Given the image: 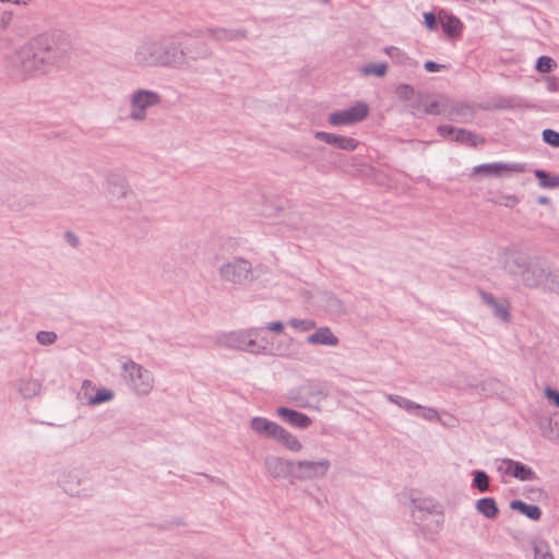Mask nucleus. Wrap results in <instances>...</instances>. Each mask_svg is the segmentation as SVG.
<instances>
[{
	"label": "nucleus",
	"instance_id": "473e14b6",
	"mask_svg": "<svg viewBox=\"0 0 559 559\" xmlns=\"http://www.w3.org/2000/svg\"><path fill=\"white\" fill-rule=\"evenodd\" d=\"M547 90L550 92H556L559 90V83L558 80L555 76H547L545 79Z\"/></svg>",
	"mask_w": 559,
	"mask_h": 559
},
{
	"label": "nucleus",
	"instance_id": "b1692460",
	"mask_svg": "<svg viewBox=\"0 0 559 559\" xmlns=\"http://www.w3.org/2000/svg\"><path fill=\"white\" fill-rule=\"evenodd\" d=\"M395 94L396 96L400 98V99H403V100H408L413 97L414 95V88L413 86L408 85V84H400L396 88H395Z\"/></svg>",
	"mask_w": 559,
	"mask_h": 559
},
{
	"label": "nucleus",
	"instance_id": "39448f33",
	"mask_svg": "<svg viewBox=\"0 0 559 559\" xmlns=\"http://www.w3.org/2000/svg\"><path fill=\"white\" fill-rule=\"evenodd\" d=\"M438 20L441 24L444 35L449 39L461 38L464 29V24L456 15L448 12L444 9H440L438 11Z\"/></svg>",
	"mask_w": 559,
	"mask_h": 559
},
{
	"label": "nucleus",
	"instance_id": "6e6552de",
	"mask_svg": "<svg viewBox=\"0 0 559 559\" xmlns=\"http://www.w3.org/2000/svg\"><path fill=\"white\" fill-rule=\"evenodd\" d=\"M222 275L227 281L242 283L250 277V264L245 260H236L222 267Z\"/></svg>",
	"mask_w": 559,
	"mask_h": 559
},
{
	"label": "nucleus",
	"instance_id": "79ce46f5",
	"mask_svg": "<svg viewBox=\"0 0 559 559\" xmlns=\"http://www.w3.org/2000/svg\"><path fill=\"white\" fill-rule=\"evenodd\" d=\"M547 198L543 197L539 199V202L543 203V204H546L547 203Z\"/></svg>",
	"mask_w": 559,
	"mask_h": 559
},
{
	"label": "nucleus",
	"instance_id": "9d476101",
	"mask_svg": "<svg viewBox=\"0 0 559 559\" xmlns=\"http://www.w3.org/2000/svg\"><path fill=\"white\" fill-rule=\"evenodd\" d=\"M316 138L324 141L328 144L337 146L345 151H355L358 146V142L348 136L336 135L328 132H317Z\"/></svg>",
	"mask_w": 559,
	"mask_h": 559
},
{
	"label": "nucleus",
	"instance_id": "9b49d317",
	"mask_svg": "<svg viewBox=\"0 0 559 559\" xmlns=\"http://www.w3.org/2000/svg\"><path fill=\"white\" fill-rule=\"evenodd\" d=\"M278 416H281L284 420L289 423L290 425L299 428H307L311 425V419L307 415L302 413H298L296 411L280 407L277 409Z\"/></svg>",
	"mask_w": 559,
	"mask_h": 559
},
{
	"label": "nucleus",
	"instance_id": "f8f14e48",
	"mask_svg": "<svg viewBox=\"0 0 559 559\" xmlns=\"http://www.w3.org/2000/svg\"><path fill=\"white\" fill-rule=\"evenodd\" d=\"M439 132L442 136H451L455 141L467 143L472 146H476L478 143V140L475 135L464 131V130H454L451 127L448 126H441L439 127Z\"/></svg>",
	"mask_w": 559,
	"mask_h": 559
},
{
	"label": "nucleus",
	"instance_id": "f257e3e1",
	"mask_svg": "<svg viewBox=\"0 0 559 559\" xmlns=\"http://www.w3.org/2000/svg\"><path fill=\"white\" fill-rule=\"evenodd\" d=\"M69 41L59 32L44 33L20 47L7 60L8 74L17 80L45 73L67 56Z\"/></svg>",
	"mask_w": 559,
	"mask_h": 559
},
{
	"label": "nucleus",
	"instance_id": "a211bd4d",
	"mask_svg": "<svg viewBox=\"0 0 559 559\" xmlns=\"http://www.w3.org/2000/svg\"><path fill=\"white\" fill-rule=\"evenodd\" d=\"M209 34L216 40H237L246 37L245 31H235L226 28L209 29Z\"/></svg>",
	"mask_w": 559,
	"mask_h": 559
},
{
	"label": "nucleus",
	"instance_id": "c756f323",
	"mask_svg": "<svg viewBox=\"0 0 559 559\" xmlns=\"http://www.w3.org/2000/svg\"><path fill=\"white\" fill-rule=\"evenodd\" d=\"M437 20L438 14H435L433 12L424 13V24L429 31H435L437 28Z\"/></svg>",
	"mask_w": 559,
	"mask_h": 559
},
{
	"label": "nucleus",
	"instance_id": "aec40b11",
	"mask_svg": "<svg viewBox=\"0 0 559 559\" xmlns=\"http://www.w3.org/2000/svg\"><path fill=\"white\" fill-rule=\"evenodd\" d=\"M479 513L488 519H495L498 514V507L492 498H481L476 503Z\"/></svg>",
	"mask_w": 559,
	"mask_h": 559
},
{
	"label": "nucleus",
	"instance_id": "72a5a7b5",
	"mask_svg": "<svg viewBox=\"0 0 559 559\" xmlns=\"http://www.w3.org/2000/svg\"><path fill=\"white\" fill-rule=\"evenodd\" d=\"M424 68L428 72H437L441 68H443V66L439 64V63H436L435 61H426L425 64H424Z\"/></svg>",
	"mask_w": 559,
	"mask_h": 559
},
{
	"label": "nucleus",
	"instance_id": "1a4fd4ad",
	"mask_svg": "<svg viewBox=\"0 0 559 559\" xmlns=\"http://www.w3.org/2000/svg\"><path fill=\"white\" fill-rule=\"evenodd\" d=\"M179 52L183 55L185 66L188 64L190 60H204L209 58L212 53L210 47L205 43L198 40H194L192 43H181V46L179 47Z\"/></svg>",
	"mask_w": 559,
	"mask_h": 559
},
{
	"label": "nucleus",
	"instance_id": "c9c22d12",
	"mask_svg": "<svg viewBox=\"0 0 559 559\" xmlns=\"http://www.w3.org/2000/svg\"><path fill=\"white\" fill-rule=\"evenodd\" d=\"M145 107H134L133 111L131 112L132 117L135 119V120H141L144 118V115H145V111H144Z\"/></svg>",
	"mask_w": 559,
	"mask_h": 559
},
{
	"label": "nucleus",
	"instance_id": "bb28decb",
	"mask_svg": "<svg viewBox=\"0 0 559 559\" xmlns=\"http://www.w3.org/2000/svg\"><path fill=\"white\" fill-rule=\"evenodd\" d=\"M474 483L480 491H486L489 487V478L483 471L476 472Z\"/></svg>",
	"mask_w": 559,
	"mask_h": 559
},
{
	"label": "nucleus",
	"instance_id": "4c0bfd02",
	"mask_svg": "<svg viewBox=\"0 0 559 559\" xmlns=\"http://www.w3.org/2000/svg\"><path fill=\"white\" fill-rule=\"evenodd\" d=\"M385 52H386L390 57H394V56L399 55L401 51H400V49H399V48L391 46V47H386V48H385Z\"/></svg>",
	"mask_w": 559,
	"mask_h": 559
},
{
	"label": "nucleus",
	"instance_id": "7ed1b4c3",
	"mask_svg": "<svg viewBox=\"0 0 559 559\" xmlns=\"http://www.w3.org/2000/svg\"><path fill=\"white\" fill-rule=\"evenodd\" d=\"M126 378L139 394H147L153 388V379L148 371L130 361L123 365Z\"/></svg>",
	"mask_w": 559,
	"mask_h": 559
},
{
	"label": "nucleus",
	"instance_id": "5701e85b",
	"mask_svg": "<svg viewBox=\"0 0 559 559\" xmlns=\"http://www.w3.org/2000/svg\"><path fill=\"white\" fill-rule=\"evenodd\" d=\"M388 67L385 63H370L364 67V73L367 75L383 76L386 73Z\"/></svg>",
	"mask_w": 559,
	"mask_h": 559
},
{
	"label": "nucleus",
	"instance_id": "412c9836",
	"mask_svg": "<svg viewBox=\"0 0 559 559\" xmlns=\"http://www.w3.org/2000/svg\"><path fill=\"white\" fill-rule=\"evenodd\" d=\"M535 176L539 181V186L544 189L559 187V176H549L542 169L535 170Z\"/></svg>",
	"mask_w": 559,
	"mask_h": 559
},
{
	"label": "nucleus",
	"instance_id": "58836bf2",
	"mask_svg": "<svg viewBox=\"0 0 559 559\" xmlns=\"http://www.w3.org/2000/svg\"><path fill=\"white\" fill-rule=\"evenodd\" d=\"M1 2H10V3H14V4H24V5H27L31 0H0Z\"/></svg>",
	"mask_w": 559,
	"mask_h": 559
},
{
	"label": "nucleus",
	"instance_id": "4468645a",
	"mask_svg": "<svg viewBox=\"0 0 559 559\" xmlns=\"http://www.w3.org/2000/svg\"><path fill=\"white\" fill-rule=\"evenodd\" d=\"M272 438L283 443L288 450L293 452H298L302 448L299 440L281 426L277 427Z\"/></svg>",
	"mask_w": 559,
	"mask_h": 559
},
{
	"label": "nucleus",
	"instance_id": "ddd939ff",
	"mask_svg": "<svg viewBox=\"0 0 559 559\" xmlns=\"http://www.w3.org/2000/svg\"><path fill=\"white\" fill-rule=\"evenodd\" d=\"M310 344L330 345L335 346L338 343V338L332 333L329 328H320L316 333L307 337Z\"/></svg>",
	"mask_w": 559,
	"mask_h": 559
},
{
	"label": "nucleus",
	"instance_id": "37998d69",
	"mask_svg": "<svg viewBox=\"0 0 559 559\" xmlns=\"http://www.w3.org/2000/svg\"><path fill=\"white\" fill-rule=\"evenodd\" d=\"M253 342L252 341H249V344L247 346H242L243 349H248L250 347V345H252Z\"/></svg>",
	"mask_w": 559,
	"mask_h": 559
},
{
	"label": "nucleus",
	"instance_id": "7c9ffc66",
	"mask_svg": "<svg viewBox=\"0 0 559 559\" xmlns=\"http://www.w3.org/2000/svg\"><path fill=\"white\" fill-rule=\"evenodd\" d=\"M112 399V393L108 390L98 391L95 396L92 399L93 404H99L103 402H107Z\"/></svg>",
	"mask_w": 559,
	"mask_h": 559
},
{
	"label": "nucleus",
	"instance_id": "2eb2a0df",
	"mask_svg": "<svg viewBox=\"0 0 559 559\" xmlns=\"http://www.w3.org/2000/svg\"><path fill=\"white\" fill-rule=\"evenodd\" d=\"M160 102V96L148 90H138L131 97V105H158Z\"/></svg>",
	"mask_w": 559,
	"mask_h": 559
},
{
	"label": "nucleus",
	"instance_id": "2f4dec72",
	"mask_svg": "<svg viewBox=\"0 0 559 559\" xmlns=\"http://www.w3.org/2000/svg\"><path fill=\"white\" fill-rule=\"evenodd\" d=\"M56 334L53 332H39L37 334V340L40 344L48 345L52 344L56 341Z\"/></svg>",
	"mask_w": 559,
	"mask_h": 559
},
{
	"label": "nucleus",
	"instance_id": "f03ea898",
	"mask_svg": "<svg viewBox=\"0 0 559 559\" xmlns=\"http://www.w3.org/2000/svg\"><path fill=\"white\" fill-rule=\"evenodd\" d=\"M181 41H148L141 45L135 52V60L143 66H165L180 68L185 58L179 52Z\"/></svg>",
	"mask_w": 559,
	"mask_h": 559
},
{
	"label": "nucleus",
	"instance_id": "393cba45",
	"mask_svg": "<svg viewBox=\"0 0 559 559\" xmlns=\"http://www.w3.org/2000/svg\"><path fill=\"white\" fill-rule=\"evenodd\" d=\"M289 324L298 331H310L316 326L314 321L312 320H297L293 319L289 321Z\"/></svg>",
	"mask_w": 559,
	"mask_h": 559
},
{
	"label": "nucleus",
	"instance_id": "0eeeda50",
	"mask_svg": "<svg viewBox=\"0 0 559 559\" xmlns=\"http://www.w3.org/2000/svg\"><path fill=\"white\" fill-rule=\"evenodd\" d=\"M367 115V107H350L332 114L329 120L333 126L353 124L365 119Z\"/></svg>",
	"mask_w": 559,
	"mask_h": 559
},
{
	"label": "nucleus",
	"instance_id": "4be33fe9",
	"mask_svg": "<svg viewBox=\"0 0 559 559\" xmlns=\"http://www.w3.org/2000/svg\"><path fill=\"white\" fill-rule=\"evenodd\" d=\"M556 67V62L548 56H540L536 62V70L542 73H549L552 68Z\"/></svg>",
	"mask_w": 559,
	"mask_h": 559
},
{
	"label": "nucleus",
	"instance_id": "c85d7f7f",
	"mask_svg": "<svg viewBox=\"0 0 559 559\" xmlns=\"http://www.w3.org/2000/svg\"><path fill=\"white\" fill-rule=\"evenodd\" d=\"M535 559H554L546 544H538L535 546Z\"/></svg>",
	"mask_w": 559,
	"mask_h": 559
},
{
	"label": "nucleus",
	"instance_id": "e433bc0d",
	"mask_svg": "<svg viewBox=\"0 0 559 559\" xmlns=\"http://www.w3.org/2000/svg\"><path fill=\"white\" fill-rule=\"evenodd\" d=\"M266 329L272 332L281 333L284 330L282 322H272L267 324Z\"/></svg>",
	"mask_w": 559,
	"mask_h": 559
},
{
	"label": "nucleus",
	"instance_id": "a18cd8bd",
	"mask_svg": "<svg viewBox=\"0 0 559 559\" xmlns=\"http://www.w3.org/2000/svg\"><path fill=\"white\" fill-rule=\"evenodd\" d=\"M323 2H329L330 0H322Z\"/></svg>",
	"mask_w": 559,
	"mask_h": 559
},
{
	"label": "nucleus",
	"instance_id": "a878e982",
	"mask_svg": "<svg viewBox=\"0 0 559 559\" xmlns=\"http://www.w3.org/2000/svg\"><path fill=\"white\" fill-rule=\"evenodd\" d=\"M20 390L24 396L29 397L39 392V384L36 381H27L21 385Z\"/></svg>",
	"mask_w": 559,
	"mask_h": 559
},
{
	"label": "nucleus",
	"instance_id": "f704fd0d",
	"mask_svg": "<svg viewBox=\"0 0 559 559\" xmlns=\"http://www.w3.org/2000/svg\"><path fill=\"white\" fill-rule=\"evenodd\" d=\"M546 396L559 407V392L547 389Z\"/></svg>",
	"mask_w": 559,
	"mask_h": 559
},
{
	"label": "nucleus",
	"instance_id": "f3484780",
	"mask_svg": "<svg viewBox=\"0 0 559 559\" xmlns=\"http://www.w3.org/2000/svg\"><path fill=\"white\" fill-rule=\"evenodd\" d=\"M278 425L263 417H254L251 420V428L258 433H264L272 437Z\"/></svg>",
	"mask_w": 559,
	"mask_h": 559
},
{
	"label": "nucleus",
	"instance_id": "c03bdc74",
	"mask_svg": "<svg viewBox=\"0 0 559 559\" xmlns=\"http://www.w3.org/2000/svg\"><path fill=\"white\" fill-rule=\"evenodd\" d=\"M429 105L435 106L438 105L436 102H431Z\"/></svg>",
	"mask_w": 559,
	"mask_h": 559
},
{
	"label": "nucleus",
	"instance_id": "20e7f679",
	"mask_svg": "<svg viewBox=\"0 0 559 559\" xmlns=\"http://www.w3.org/2000/svg\"><path fill=\"white\" fill-rule=\"evenodd\" d=\"M292 465L298 477L308 479L324 476L330 467V462L328 460L318 462L298 461Z\"/></svg>",
	"mask_w": 559,
	"mask_h": 559
},
{
	"label": "nucleus",
	"instance_id": "dca6fc26",
	"mask_svg": "<svg viewBox=\"0 0 559 559\" xmlns=\"http://www.w3.org/2000/svg\"><path fill=\"white\" fill-rule=\"evenodd\" d=\"M507 471L520 480H531L534 478L535 474L532 468L523 465L519 462L508 461L507 462Z\"/></svg>",
	"mask_w": 559,
	"mask_h": 559
},
{
	"label": "nucleus",
	"instance_id": "a19ab883",
	"mask_svg": "<svg viewBox=\"0 0 559 559\" xmlns=\"http://www.w3.org/2000/svg\"><path fill=\"white\" fill-rule=\"evenodd\" d=\"M67 238L71 245H76V238L71 233L67 234Z\"/></svg>",
	"mask_w": 559,
	"mask_h": 559
},
{
	"label": "nucleus",
	"instance_id": "423d86ee",
	"mask_svg": "<svg viewBox=\"0 0 559 559\" xmlns=\"http://www.w3.org/2000/svg\"><path fill=\"white\" fill-rule=\"evenodd\" d=\"M524 170V166L520 164L492 163L476 166L474 168V174L501 177L510 173L520 174L523 173Z\"/></svg>",
	"mask_w": 559,
	"mask_h": 559
},
{
	"label": "nucleus",
	"instance_id": "6ab92c4d",
	"mask_svg": "<svg viewBox=\"0 0 559 559\" xmlns=\"http://www.w3.org/2000/svg\"><path fill=\"white\" fill-rule=\"evenodd\" d=\"M511 508L526 515L532 520H538L542 515V511L537 506L527 504L523 501L515 500L511 502Z\"/></svg>",
	"mask_w": 559,
	"mask_h": 559
},
{
	"label": "nucleus",
	"instance_id": "cd10ccee",
	"mask_svg": "<svg viewBox=\"0 0 559 559\" xmlns=\"http://www.w3.org/2000/svg\"><path fill=\"white\" fill-rule=\"evenodd\" d=\"M543 139L549 145L559 147V133L557 131L550 129L544 130Z\"/></svg>",
	"mask_w": 559,
	"mask_h": 559
},
{
	"label": "nucleus",
	"instance_id": "ea45409f",
	"mask_svg": "<svg viewBox=\"0 0 559 559\" xmlns=\"http://www.w3.org/2000/svg\"><path fill=\"white\" fill-rule=\"evenodd\" d=\"M497 314L502 319V320H508V311L506 309H502V308H498L497 309Z\"/></svg>",
	"mask_w": 559,
	"mask_h": 559
}]
</instances>
